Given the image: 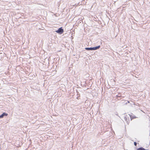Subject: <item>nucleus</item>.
I'll return each mask as SVG.
<instances>
[{"label": "nucleus", "instance_id": "nucleus-8", "mask_svg": "<svg viewBox=\"0 0 150 150\" xmlns=\"http://www.w3.org/2000/svg\"><path fill=\"white\" fill-rule=\"evenodd\" d=\"M134 144L135 146H136L137 145V143L136 142H134Z\"/></svg>", "mask_w": 150, "mask_h": 150}, {"label": "nucleus", "instance_id": "nucleus-3", "mask_svg": "<svg viewBox=\"0 0 150 150\" xmlns=\"http://www.w3.org/2000/svg\"><path fill=\"white\" fill-rule=\"evenodd\" d=\"M57 33L61 34H62L64 32L63 29L62 28V27H61L59 28L57 30L55 31Z\"/></svg>", "mask_w": 150, "mask_h": 150}, {"label": "nucleus", "instance_id": "nucleus-6", "mask_svg": "<svg viewBox=\"0 0 150 150\" xmlns=\"http://www.w3.org/2000/svg\"><path fill=\"white\" fill-rule=\"evenodd\" d=\"M145 149L142 147H141L138 148L137 150H144Z\"/></svg>", "mask_w": 150, "mask_h": 150}, {"label": "nucleus", "instance_id": "nucleus-4", "mask_svg": "<svg viewBox=\"0 0 150 150\" xmlns=\"http://www.w3.org/2000/svg\"><path fill=\"white\" fill-rule=\"evenodd\" d=\"M129 115H130V118L131 120H132L133 119L137 118V117L132 113H131L130 114H129Z\"/></svg>", "mask_w": 150, "mask_h": 150}, {"label": "nucleus", "instance_id": "nucleus-5", "mask_svg": "<svg viewBox=\"0 0 150 150\" xmlns=\"http://www.w3.org/2000/svg\"><path fill=\"white\" fill-rule=\"evenodd\" d=\"M8 115V114L5 113H3L1 115H0V118H2L4 116H7Z\"/></svg>", "mask_w": 150, "mask_h": 150}, {"label": "nucleus", "instance_id": "nucleus-1", "mask_svg": "<svg viewBox=\"0 0 150 150\" xmlns=\"http://www.w3.org/2000/svg\"><path fill=\"white\" fill-rule=\"evenodd\" d=\"M100 47V45H98L92 47H86L85 49L87 50H95L99 49Z\"/></svg>", "mask_w": 150, "mask_h": 150}, {"label": "nucleus", "instance_id": "nucleus-7", "mask_svg": "<svg viewBox=\"0 0 150 150\" xmlns=\"http://www.w3.org/2000/svg\"><path fill=\"white\" fill-rule=\"evenodd\" d=\"M116 96L117 98L120 97L121 96L120 95H119V94H118V95H117Z\"/></svg>", "mask_w": 150, "mask_h": 150}, {"label": "nucleus", "instance_id": "nucleus-2", "mask_svg": "<svg viewBox=\"0 0 150 150\" xmlns=\"http://www.w3.org/2000/svg\"><path fill=\"white\" fill-rule=\"evenodd\" d=\"M129 117L130 115L129 114L125 115L124 116V120L128 125L130 122Z\"/></svg>", "mask_w": 150, "mask_h": 150}]
</instances>
